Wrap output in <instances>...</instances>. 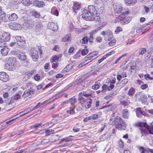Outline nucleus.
<instances>
[{"label": "nucleus", "mask_w": 153, "mask_h": 153, "mask_svg": "<svg viewBox=\"0 0 153 153\" xmlns=\"http://www.w3.org/2000/svg\"><path fill=\"white\" fill-rule=\"evenodd\" d=\"M72 68V64H69L66 67L63 69V71L68 72Z\"/></svg>", "instance_id": "473e14b6"}, {"label": "nucleus", "mask_w": 153, "mask_h": 153, "mask_svg": "<svg viewBox=\"0 0 153 153\" xmlns=\"http://www.w3.org/2000/svg\"><path fill=\"white\" fill-rule=\"evenodd\" d=\"M48 26L49 29L53 30H55L57 29V25L54 23L53 22H50Z\"/></svg>", "instance_id": "a211bd4d"}, {"label": "nucleus", "mask_w": 153, "mask_h": 153, "mask_svg": "<svg viewBox=\"0 0 153 153\" xmlns=\"http://www.w3.org/2000/svg\"><path fill=\"white\" fill-rule=\"evenodd\" d=\"M6 68L9 71H11L15 67L16 65V61L12 57H7L4 60Z\"/></svg>", "instance_id": "7ed1b4c3"}, {"label": "nucleus", "mask_w": 153, "mask_h": 153, "mask_svg": "<svg viewBox=\"0 0 153 153\" xmlns=\"http://www.w3.org/2000/svg\"><path fill=\"white\" fill-rule=\"evenodd\" d=\"M76 102V99L74 97H72L69 99V103H70L71 105L73 106H75L74 104Z\"/></svg>", "instance_id": "c756f323"}, {"label": "nucleus", "mask_w": 153, "mask_h": 153, "mask_svg": "<svg viewBox=\"0 0 153 153\" xmlns=\"http://www.w3.org/2000/svg\"><path fill=\"white\" fill-rule=\"evenodd\" d=\"M146 51V49L145 48H141L139 51L140 54L143 55Z\"/></svg>", "instance_id": "09e8293b"}, {"label": "nucleus", "mask_w": 153, "mask_h": 153, "mask_svg": "<svg viewBox=\"0 0 153 153\" xmlns=\"http://www.w3.org/2000/svg\"><path fill=\"white\" fill-rule=\"evenodd\" d=\"M137 115L139 117H141L143 115H146V113L145 111H142L140 108H137L136 111Z\"/></svg>", "instance_id": "f8f14e48"}, {"label": "nucleus", "mask_w": 153, "mask_h": 153, "mask_svg": "<svg viewBox=\"0 0 153 153\" xmlns=\"http://www.w3.org/2000/svg\"><path fill=\"white\" fill-rule=\"evenodd\" d=\"M38 52L35 49L31 48L30 51L29 55L33 60L35 62L38 60L39 58Z\"/></svg>", "instance_id": "20e7f679"}, {"label": "nucleus", "mask_w": 153, "mask_h": 153, "mask_svg": "<svg viewBox=\"0 0 153 153\" xmlns=\"http://www.w3.org/2000/svg\"><path fill=\"white\" fill-rule=\"evenodd\" d=\"M116 41L114 39H113L108 43V45L109 46H112L114 45L115 44Z\"/></svg>", "instance_id": "6e6d98bb"}, {"label": "nucleus", "mask_w": 153, "mask_h": 153, "mask_svg": "<svg viewBox=\"0 0 153 153\" xmlns=\"http://www.w3.org/2000/svg\"><path fill=\"white\" fill-rule=\"evenodd\" d=\"M104 40L105 41H109L113 37V34L111 31L110 30H108L105 34L104 36Z\"/></svg>", "instance_id": "6e6552de"}, {"label": "nucleus", "mask_w": 153, "mask_h": 153, "mask_svg": "<svg viewBox=\"0 0 153 153\" xmlns=\"http://www.w3.org/2000/svg\"><path fill=\"white\" fill-rule=\"evenodd\" d=\"M122 115L124 118L128 119L129 115L128 110L126 109H123L122 111Z\"/></svg>", "instance_id": "5701e85b"}, {"label": "nucleus", "mask_w": 153, "mask_h": 153, "mask_svg": "<svg viewBox=\"0 0 153 153\" xmlns=\"http://www.w3.org/2000/svg\"><path fill=\"white\" fill-rule=\"evenodd\" d=\"M8 17V19L11 21H16L18 18V16L15 13H12L10 15L9 14Z\"/></svg>", "instance_id": "4468645a"}, {"label": "nucleus", "mask_w": 153, "mask_h": 153, "mask_svg": "<svg viewBox=\"0 0 153 153\" xmlns=\"http://www.w3.org/2000/svg\"><path fill=\"white\" fill-rule=\"evenodd\" d=\"M88 52V50L86 48H85L82 51L81 53L83 56H84L86 55Z\"/></svg>", "instance_id": "de8ad7c7"}, {"label": "nucleus", "mask_w": 153, "mask_h": 153, "mask_svg": "<svg viewBox=\"0 0 153 153\" xmlns=\"http://www.w3.org/2000/svg\"><path fill=\"white\" fill-rule=\"evenodd\" d=\"M15 38L17 41V44L18 45L22 48L25 46L26 45L25 41L23 39H22L21 37L17 36Z\"/></svg>", "instance_id": "0eeeda50"}, {"label": "nucleus", "mask_w": 153, "mask_h": 153, "mask_svg": "<svg viewBox=\"0 0 153 153\" xmlns=\"http://www.w3.org/2000/svg\"><path fill=\"white\" fill-rule=\"evenodd\" d=\"M135 93V90L134 88H131L130 89L128 94L129 96H132Z\"/></svg>", "instance_id": "c03bdc74"}, {"label": "nucleus", "mask_w": 153, "mask_h": 153, "mask_svg": "<svg viewBox=\"0 0 153 153\" xmlns=\"http://www.w3.org/2000/svg\"><path fill=\"white\" fill-rule=\"evenodd\" d=\"M128 79L125 78L122 81V84L123 85H125L127 83L128 81Z\"/></svg>", "instance_id": "680f3d73"}, {"label": "nucleus", "mask_w": 153, "mask_h": 153, "mask_svg": "<svg viewBox=\"0 0 153 153\" xmlns=\"http://www.w3.org/2000/svg\"><path fill=\"white\" fill-rule=\"evenodd\" d=\"M147 112H149L151 115V116L153 117V109L146 110Z\"/></svg>", "instance_id": "774afa93"}, {"label": "nucleus", "mask_w": 153, "mask_h": 153, "mask_svg": "<svg viewBox=\"0 0 153 153\" xmlns=\"http://www.w3.org/2000/svg\"><path fill=\"white\" fill-rule=\"evenodd\" d=\"M0 19L4 22H6L7 21V19L6 17L5 13L2 11L0 12Z\"/></svg>", "instance_id": "4be33fe9"}, {"label": "nucleus", "mask_w": 153, "mask_h": 153, "mask_svg": "<svg viewBox=\"0 0 153 153\" xmlns=\"http://www.w3.org/2000/svg\"><path fill=\"white\" fill-rule=\"evenodd\" d=\"M101 29V28L99 27L95 29L94 30L91 32L90 33L94 35L98 31H99Z\"/></svg>", "instance_id": "5fc2aeb1"}, {"label": "nucleus", "mask_w": 153, "mask_h": 153, "mask_svg": "<svg viewBox=\"0 0 153 153\" xmlns=\"http://www.w3.org/2000/svg\"><path fill=\"white\" fill-rule=\"evenodd\" d=\"M9 26L10 28L14 30L15 29H18V27L20 28V25L18 24L11 23L9 24Z\"/></svg>", "instance_id": "aec40b11"}, {"label": "nucleus", "mask_w": 153, "mask_h": 153, "mask_svg": "<svg viewBox=\"0 0 153 153\" xmlns=\"http://www.w3.org/2000/svg\"><path fill=\"white\" fill-rule=\"evenodd\" d=\"M127 75L126 72H123L121 74H119L117 75V80L120 81L121 78L126 77Z\"/></svg>", "instance_id": "393cba45"}, {"label": "nucleus", "mask_w": 153, "mask_h": 153, "mask_svg": "<svg viewBox=\"0 0 153 153\" xmlns=\"http://www.w3.org/2000/svg\"><path fill=\"white\" fill-rule=\"evenodd\" d=\"M123 120L120 117L117 116L114 118V123L117 127L119 124L120 125L121 124V122H123Z\"/></svg>", "instance_id": "ddd939ff"}, {"label": "nucleus", "mask_w": 153, "mask_h": 153, "mask_svg": "<svg viewBox=\"0 0 153 153\" xmlns=\"http://www.w3.org/2000/svg\"><path fill=\"white\" fill-rule=\"evenodd\" d=\"M34 90L32 89H30L28 88L27 90H26L23 93L22 96L24 97L30 98L32 94H33Z\"/></svg>", "instance_id": "9d476101"}, {"label": "nucleus", "mask_w": 153, "mask_h": 153, "mask_svg": "<svg viewBox=\"0 0 153 153\" xmlns=\"http://www.w3.org/2000/svg\"><path fill=\"white\" fill-rule=\"evenodd\" d=\"M23 1V0H13L11 1V3L14 5H16L22 3Z\"/></svg>", "instance_id": "58836bf2"}, {"label": "nucleus", "mask_w": 153, "mask_h": 153, "mask_svg": "<svg viewBox=\"0 0 153 153\" xmlns=\"http://www.w3.org/2000/svg\"><path fill=\"white\" fill-rule=\"evenodd\" d=\"M97 53L96 52H93L90 53L88 55H87L86 57L87 58H91L94 59L97 58Z\"/></svg>", "instance_id": "a878e982"}, {"label": "nucleus", "mask_w": 153, "mask_h": 153, "mask_svg": "<svg viewBox=\"0 0 153 153\" xmlns=\"http://www.w3.org/2000/svg\"><path fill=\"white\" fill-rule=\"evenodd\" d=\"M24 26H25L27 27L30 28L32 26V25L30 24L28 22H25L23 24Z\"/></svg>", "instance_id": "0e129e2a"}, {"label": "nucleus", "mask_w": 153, "mask_h": 153, "mask_svg": "<svg viewBox=\"0 0 153 153\" xmlns=\"http://www.w3.org/2000/svg\"><path fill=\"white\" fill-rule=\"evenodd\" d=\"M42 24L41 23L37 24L35 26V31L37 32L41 30L42 29Z\"/></svg>", "instance_id": "412c9836"}, {"label": "nucleus", "mask_w": 153, "mask_h": 153, "mask_svg": "<svg viewBox=\"0 0 153 153\" xmlns=\"http://www.w3.org/2000/svg\"><path fill=\"white\" fill-rule=\"evenodd\" d=\"M30 77V76H29V75L27 74L23 78V81H25L29 79Z\"/></svg>", "instance_id": "338daca9"}, {"label": "nucleus", "mask_w": 153, "mask_h": 153, "mask_svg": "<svg viewBox=\"0 0 153 153\" xmlns=\"http://www.w3.org/2000/svg\"><path fill=\"white\" fill-rule=\"evenodd\" d=\"M9 79V76L5 72L0 73V80L3 82H7Z\"/></svg>", "instance_id": "9b49d317"}, {"label": "nucleus", "mask_w": 153, "mask_h": 153, "mask_svg": "<svg viewBox=\"0 0 153 153\" xmlns=\"http://www.w3.org/2000/svg\"><path fill=\"white\" fill-rule=\"evenodd\" d=\"M135 95L137 98H138L139 100L142 102H145L147 100V97L144 94L139 92L136 94Z\"/></svg>", "instance_id": "423d86ee"}, {"label": "nucleus", "mask_w": 153, "mask_h": 153, "mask_svg": "<svg viewBox=\"0 0 153 153\" xmlns=\"http://www.w3.org/2000/svg\"><path fill=\"white\" fill-rule=\"evenodd\" d=\"M150 8V5H149L148 6H144V9L146 13H148L150 11L151 9Z\"/></svg>", "instance_id": "ea45409f"}, {"label": "nucleus", "mask_w": 153, "mask_h": 153, "mask_svg": "<svg viewBox=\"0 0 153 153\" xmlns=\"http://www.w3.org/2000/svg\"><path fill=\"white\" fill-rule=\"evenodd\" d=\"M27 148L25 147H22L21 148L19 147L18 149V151L15 153H22Z\"/></svg>", "instance_id": "37998d69"}, {"label": "nucleus", "mask_w": 153, "mask_h": 153, "mask_svg": "<svg viewBox=\"0 0 153 153\" xmlns=\"http://www.w3.org/2000/svg\"><path fill=\"white\" fill-rule=\"evenodd\" d=\"M54 131L52 129H47L45 130V134L46 135H49L53 133Z\"/></svg>", "instance_id": "a19ab883"}, {"label": "nucleus", "mask_w": 153, "mask_h": 153, "mask_svg": "<svg viewBox=\"0 0 153 153\" xmlns=\"http://www.w3.org/2000/svg\"><path fill=\"white\" fill-rule=\"evenodd\" d=\"M126 124L123 120L121 122L120 124L117 127V128L121 130H124L126 128Z\"/></svg>", "instance_id": "bb28decb"}, {"label": "nucleus", "mask_w": 153, "mask_h": 153, "mask_svg": "<svg viewBox=\"0 0 153 153\" xmlns=\"http://www.w3.org/2000/svg\"><path fill=\"white\" fill-rule=\"evenodd\" d=\"M42 125L41 123H37L32 126V127L34 129H37L39 127L41 126Z\"/></svg>", "instance_id": "864d4df0"}, {"label": "nucleus", "mask_w": 153, "mask_h": 153, "mask_svg": "<svg viewBox=\"0 0 153 153\" xmlns=\"http://www.w3.org/2000/svg\"><path fill=\"white\" fill-rule=\"evenodd\" d=\"M89 40V38L88 37L85 36L84 37L80 40V42L83 44H85L88 42Z\"/></svg>", "instance_id": "4c0bfd02"}, {"label": "nucleus", "mask_w": 153, "mask_h": 153, "mask_svg": "<svg viewBox=\"0 0 153 153\" xmlns=\"http://www.w3.org/2000/svg\"><path fill=\"white\" fill-rule=\"evenodd\" d=\"M5 44V43H4V42L3 40L2 39H0V47H5L6 46Z\"/></svg>", "instance_id": "4d7b16f0"}, {"label": "nucleus", "mask_w": 153, "mask_h": 153, "mask_svg": "<svg viewBox=\"0 0 153 153\" xmlns=\"http://www.w3.org/2000/svg\"><path fill=\"white\" fill-rule=\"evenodd\" d=\"M118 144L120 147L122 148L123 147L124 145L123 142L121 140H120L119 141Z\"/></svg>", "instance_id": "e2e57ef3"}, {"label": "nucleus", "mask_w": 153, "mask_h": 153, "mask_svg": "<svg viewBox=\"0 0 153 153\" xmlns=\"http://www.w3.org/2000/svg\"><path fill=\"white\" fill-rule=\"evenodd\" d=\"M12 53L16 56L21 62L26 60L27 59L26 56L23 53L17 51H13Z\"/></svg>", "instance_id": "39448f33"}, {"label": "nucleus", "mask_w": 153, "mask_h": 153, "mask_svg": "<svg viewBox=\"0 0 153 153\" xmlns=\"http://www.w3.org/2000/svg\"><path fill=\"white\" fill-rule=\"evenodd\" d=\"M31 14L32 15L36 18H39L40 16V13L36 11L35 10H32L31 11Z\"/></svg>", "instance_id": "7c9ffc66"}, {"label": "nucleus", "mask_w": 153, "mask_h": 153, "mask_svg": "<svg viewBox=\"0 0 153 153\" xmlns=\"http://www.w3.org/2000/svg\"><path fill=\"white\" fill-rule=\"evenodd\" d=\"M81 7V4H80L77 2H75L74 4L72 7L73 11L75 13H76V10H79Z\"/></svg>", "instance_id": "f3484780"}, {"label": "nucleus", "mask_w": 153, "mask_h": 153, "mask_svg": "<svg viewBox=\"0 0 153 153\" xmlns=\"http://www.w3.org/2000/svg\"><path fill=\"white\" fill-rule=\"evenodd\" d=\"M89 100L90 101L87 103L86 106H85V107L88 108H89L91 106V104L92 103V100L91 99H90Z\"/></svg>", "instance_id": "3c124183"}, {"label": "nucleus", "mask_w": 153, "mask_h": 153, "mask_svg": "<svg viewBox=\"0 0 153 153\" xmlns=\"http://www.w3.org/2000/svg\"><path fill=\"white\" fill-rule=\"evenodd\" d=\"M75 106H73L71 107L67 111V112L68 113H69L70 114H73L75 113L74 111V108Z\"/></svg>", "instance_id": "e433bc0d"}, {"label": "nucleus", "mask_w": 153, "mask_h": 153, "mask_svg": "<svg viewBox=\"0 0 153 153\" xmlns=\"http://www.w3.org/2000/svg\"><path fill=\"white\" fill-rule=\"evenodd\" d=\"M122 29L121 27H118L115 30V32L116 34H118L119 33L122 31Z\"/></svg>", "instance_id": "603ef678"}, {"label": "nucleus", "mask_w": 153, "mask_h": 153, "mask_svg": "<svg viewBox=\"0 0 153 153\" xmlns=\"http://www.w3.org/2000/svg\"><path fill=\"white\" fill-rule=\"evenodd\" d=\"M100 86V82H96L94 85L92 86V88L94 90H96L98 89Z\"/></svg>", "instance_id": "f704fd0d"}, {"label": "nucleus", "mask_w": 153, "mask_h": 153, "mask_svg": "<svg viewBox=\"0 0 153 153\" xmlns=\"http://www.w3.org/2000/svg\"><path fill=\"white\" fill-rule=\"evenodd\" d=\"M115 94L113 93H112L108 95L107 97H106V98L108 99H111L114 96Z\"/></svg>", "instance_id": "bf43d9fd"}, {"label": "nucleus", "mask_w": 153, "mask_h": 153, "mask_svg": "<svg viewBox=\"0 0 153 153\" xmlns=\"http://www.w3.org/2000/svg\"><path fill=\"white\" fill-rule=\"evenodd\" d=\"M113 8L114 11L117 13L120 14L121 13L122 9L120 6L119 5H114Z\"/></svg>", "instance_id": "2eb2a0df"}, {"label": "nucleus", "mask_w": 153, "mask_h": 153, "mask_svg": "<svg viewBox=\"0 0 153 153\" xmlns=\"http://www.w3.org/2000/svg\"><path fill=\"white\" fill-rule=\"evenodd\" d=\"M87 58L88 59L86 60L85 61V64H86L94 60L93 59L91 58H87Z\"/></svg>", "instance_id": "69168bd1"}, {"label": "nucleus", "mask_w": 153, "mask_h": 153, "mask_svg": "<svg viewBox=\"0 0 153 153\" xmlns=\"http://www.w3.org/2000/svg\"><path fill=\"white\" fill-rule=\"evenodd\" d=\"M21 63L24 66L26 67L28 66L29 64V62L27 60L21 62Z\"/></svg>", "instance_id": "49530a36"}, {"label": "nucleus", "mask_w": 153, "mask_h": 153, "mask_svg": "<svg viewBox=\"0 0 153 153\" xmlns=\"http://www.w3.org/2000/svg\"><path fill=\"white\" fill-rule=\"evenodd\" d=\"M126 5H129L131 4H135L137 2V0H125Z\"/></svg>", "instance_id": "2f4dec72"}, {"label": "nucleus", "mask_w": 153, "mask_h": 153, "mask_svg": "<svg viewBox=\"0 0 153 153\" xmlns=\"http://www.w3.org/2000/svg\"><path fill=\"white\" fill-rule=\"evenodd\" d=\"M94 35L91 34L90 33V36L89 38V42H93V38H94Z\"/></svg>", "instance_id": "052dcab7"}, {"label": "nucleus", "mask_w": 153, "mask_h": 153, "mask_svg": "<svg viewBox=\"0 0 153 153\" xmlns=\"http://www.w3.org/2000/svg\"><path fill=\"white\" fill-rule=\"evenodd\" d=\"M139 149L140 153H150V150H153V149H144V148L142 146H138V147Z\"/></svg>", "instance_id": "6ab92c4d"}, {"label": "nucleus", "mask_w": 153, "mask_h": 153, "mask_svg": "<svg viewBox=\"0 0 153 153\" xmlns=\"http://www.w3.org/2000/svg\"><path fill=\"white\" fill-rule=\"evenodd\" d=\"M32 84L30 82H27V83H26L25 85V86L24 88H30V89H31V84Z\"/></svg>", "instance_id": "8fccbe9b"}, {"label": "nucleus", "mask_w": 153, "mask_h": 153, "mask_svg": "<svg viewBox=\"0 0 153 153\" xmlns=\"http://www.w3.org/2000/svg\"><path fill=\"white\" fill-rule=\"evenodd\" d=\"M102 90L101 91V92L103 93L105 92L107 90H108V86L105 84H104L102 86Z\"/></svg>", "instance_id": "a18cd8bd"}, {"label": "nucleus", "mask_w": 153, "mask_h": 153, "mask_svg": "<svg viewBox=\"0 0 153 153\" xmlns=\"http://www.w3.org/2000/svg\"><path fill=\"white\" fill-rule=\"evenodd\" d=\"M140 129L142 136L145 135L148 133L147 130L150 134H153V122L149 125L141 123L140 124Z\"/></svg>", "instance_id": "f03ea898"}, {"label": "nucleus", "mask_w": 153, "mask_h": 153, "mask_svg": "<svg viewBox=\"0 0 153 153\" xmlns=\"http://www.w3.org/2000/svg\"><path fill=\"white\" fill-rule=\"evenodd\" d=\"M71 35L70 34H68L65 35V36L62 38V41L65 42L69 40L71 37Z\"/></svg>", "instance_id": "72a5a7b5"}, {"label": "nucleus", "mask_w": 153, "mask_h": 153, "mask_svg": "<svg viewBox=\"0 0 153 153\" xmlns=\"http://www.w3.org/2000/svg\"><path fill=\"white\" fill-rule=\"evenodd\" d=\"M95 7L93 5L88 6V9L84 10L81 14L82 17L84 19L88 20V17L93 16L94 15L97 14Z\"/></svg>", "instance_id": "f257e3e1"}, {"label": "nucleus", "mask_w": 153, "mask_h": 153, "mask_svg": "<svg viewBox=\"0 0 153 153\" xmlns=\"http://www.w3.org/2000/svg\"><path fill=\"white\" fill-rule=\"evenodd\" d=\"M89 19L88 20L91 21H93L94 20L99 22L100 21V17L97 16H96L95 15H94L93 16L88 17Z\"/></svg>", "instance_id": "b1692460"}, {"label": "nucleus", "mask_w": 153, "mask_h": 153, "mask_svg": "<svg viewBox=\"0 0 153 153\" xmlns=\"http://www.w3.org/2000/svg\"><path fill=\"white\" fill-rule=\"evenodd\" d=\"M120 103L121 104L124 105L125 106L127 105H128L130 102L128 101H120Z\"/></svg>", "instance_id": "13d9d810"}, {"label": "nucleus", "mask_w": 153, "mask_h": 153, "mask_svg": "<svg viewBox=\"0 0 153 153\" xmlns=\"http://www.w3.org/2000/svg\"><path fill=\"white\" fill-rule=\"evenodd\" d=\"M3 38L4 39H2L3 40L4 39L5 41H8L10 38V35L9 33L5 32L4 34Z\"/></svg>", "instance_id": "c85d7f7f"}, {"label": "nucleus", "mask_w": 153, "mask_h": 153, "mask_svg": "<svg viewBox=\"0 0 153 153\" xmlns=\"http://www.w3.org/2000/svg\"><path fill=\"white\" fill-rule=\"evenodd\" d=\"M13 119H12V120H9V121H8L7 122L5 123L6 124V125H5L4 126H3V125L1 126V130H2L3 129H4V128H6V125L7 124L10 125V124H11L12 123V122L13 121Z\"/></svg>", "instance_id": "79ce46f5"}, {"label": "nucleus", "mask_w": 153, "mask_h": 153, "mask_svg": "<svg viewBox=\"0 0 153 153\" xmlns=\"http://www.w3.org/2000/svg\"><path fill=\"white\" fill-rule=\"evenodd\" d=\"M59 58V57L58 56H54L52 57L51 62L53 63V64H52V67L53 68H56L58 66V62Z\"/></svg>", "instance_id": "1a4fd4ad"}, {"label": "nucleus", "mask_w": 153, "mask_h": 153, "mask_svg": "<svg viewBox=\"0 0 153 153\" xmlns=\"http://www.w3.org/2000/svg\"><path fill=\"white\" fill-rule=\"evenodd\" d=\"M23 4L27 6H28L32 4V1L30 0H23Z\"/></svg>", "instance_id": "c9c22d12"}, {"label": "nucleus", "mask_w": 153, "mask_h": 153, "mask_svg": "<svg viewBox=\"0 0 153 153\" xmlns=\"http://www.w3.org/2000/svg\"><path fill=\"white\" fill-rule=\"evenodd\" d=\"M8 49L7 46L1 49V51L3 55L5 56L8 53Z\"/></svg>", "instance_id": "cd10ccee"}, {"label": "nucleus", "mask_w": 153, "mask_h": 153, "mask_svg": "<svg viewBox=\"0 0 153 153\" xmlns=\"http://www.w3.org/2000/svg\"><path fill=\"white\" fill-rule=\"evenodd\" d=\"M33 4L38 7H43L45 5L44 2L42 1H39L37 0H35L33 3Z\"/></svg>", "instance_id": "dca6fc26"}]
</instances>
